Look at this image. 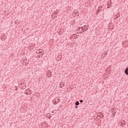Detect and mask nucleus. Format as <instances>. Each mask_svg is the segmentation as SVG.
<instances>
[{"mask_svg": "<svg viewBox=\"0 0 128 128\" xmlns=\"http://www.w3.org/2000/svg\"><path fill=\"white\" fill-rule=\"evenodd\" d=\"M84 27H82L81 28V30H80V28H78L77 30L80 32V34H82V32H86V30L84 29Z\"/></svg>", "mask_w": 128, "mask_h": 128, "instance_id": "f257e3e1", "label": "nucleus"}, {"mask_svg": "<svg viewBox=\"0 0 128 128\" xmlns=\"http://www.w3.org/2000/svg\"><path fill=\"white\" fill-rule=\"evenodd\" d=\"M124 73L126 74V76H128V67H127L124 70Z\"/></svg>", "mask_w": 128, "mask_h": 128, "instance_id": "f03ea898", "label": "nucleus"}, {"mask_svg": "<svg viewBox=\"0 0 128 128\" xmlns=\"http://www.w3.org/2000/svg\"><path fill=\"white\" fill-rule=\"evenodd\" d=\"M59 86L60 88H62V86H64V84L63 82H60Z\"/></svg>", "mask_w": 128, "mask_h": 128, "instance_id": "7ed1b4c3", "label": "nucleus"}, {"mask_svg": "<svg viewBox=\"0 0 128 128\" xmlns=\"http://www.w3.org/2000/svg\"><path fill=\"white\" fill-rule=\"evenodd\" d=\"M75 106H80V102L78 101H76L75 103Z\"/></svg>", "mask_w": 128, "mask_h": 128, "instance_id": "20e7f679", "label": "nucleus"}, {"mask_svg": "<svg viewBox=\"0 0 128 128\" xmlns=\"http://www.w3.org/2000/svg\"><path fill=\"white\" fill-rule=\"evenodd\" d=\"M108 4H109L110 5V4H112V0H109L108 2Z\"/></svg>", "mask_w": 128, "mask_h": 128, "instance_id": "39448f33", "label": "nucleus"}, {"mask_svg": "<svg viewBox=\"0 0 128 128\" xmlns=\"http://www.w3.org/2000/svg\"><path fill=\"white\" fill-rule=\"evenodd\" d=\"M21 86H24L25 88H26V84H24V83H22L21 84Z\"/></svg>", "mask_w": 128, "mask_h": 128, "instance_id": "423d86ee", "label": "nucleus"}, {"mask_svg": "<svg viewBox=\"0 0 128 128\" xmlns=\"http://www.w3.org/2000/svg\"><path fill=\"white\" fill-rule=\"evenodd\" d=\"M98 12H100V10H98L97 12H96V14H98Z\"/></svg>", "mask_w": 128, "mask_h": 128, "instance_id": "0eeeda50", "label": "nucleus"}, {"mask_svg": "<svg viewBox=\"0 0 128 128\" xmlns=\"http://www.w3.org/2000/svg\"><path fill=\"white\" fill-rule=\"evenodd\" d=\"M80 102H84V100H80Z\"/></svg>", "mask_w": 128, "mask_h": 128, "instance_id": "6e6552de", "label": "nucleus"}, {"mask_svg": "<svg viewBox=\"0 0 128 128\" xmlns=\"http://www.w3.org/2000/svg\"><path fill=\"white\" fill-rule=\"evenodd\" d=\"M98 118H102V116H98Z\"/></svg>", "mask_w": 128, "mask_h": 128, "instance_id": "1a4fd4ad", "label": "nucleus"}, {"mask_svg": "<svg viewBox=\"0 0 128 128\" xmlns=\"http://www.w3.org/2000/svg\"><path fill=\"white\" fill-rule=\"evenodd\" d=\"M104 54H108V52H105Z\"/></svg>", "mask_w": 128, "mask_h": 128, "instance_id": "9d476101", "label": "nucleus"}, {"mask_svg": "<svg viewBox=\"0 0 128 128\" xmlns=\"http://www.w3.org/2000/svg\"><path fill=\"white\" fill-rule=\"evenodd\" d=\"M38 51H39V52H42V50H41L40 49V50H38Z\"/></svg>", "mask_w": 128, "mask_h": 128, "instance_id": "9b49d317", "label": "nucleus"}, {"mask_svg": "<svg viewBox=\"0 0 128 128\" xmlns=\"http://www.w3.org/2000/svg\"><path fill=\"white\" fill-rule=\"evenodd\" d=\"M15 90H18V88H16V86Z\"/></svg>", "mask_w": 128, "mask_h": 128, "instance_id": "f8f14e48", "label": "nucleus"}, {"mask_svg": "<svg viewBox=\"0 0 128 128\" xmlns=\"http://www.w3.org/2000/svg\"><path fill=\"white\" fill-rule=\"evenodd\" d=\"M75 108H78V106H75Z\"/></svg>", "mask_w": 128, "mask_h": 128, "instance_id": "ddd939ff", "label": "nucleus"}, {"mask_svg": "<svg viewBox=\"0 0 128 128\" xmlns=\"http://www.w3.org/2000/svg\"><path fill=\"white\" fill-rule=\"evenodd\" d=\"M101 116V118H104V116Z\"/></svg>", "mask_w": 128, "mask_h": 128, "instance_id": "4468645a", "label": "nucleus"}, {"mask_svg": "<svg viewBox=\"0 0 128 128\" xmlns=\"http://www.w3.org/2000/svg\"><path fill=\"white\" fill-rule=\"evenodd\" d=\"M100 114H102V112H101Z\"/></svg>", "mask_w": 128, "mask_h": 128, "instance_id": "2eb2a0df", "label": "nucleus"}, {"mask_svg": "<svg viewBox=\"0 0 128 128\" xmlns=\"http://www.w3.org/2000/svg\"><path fill=\"white\" fill-rule=\"evenodd\" d=\"M77 34H78V32Z\"/></svg>", "mask_w": 128, "mask_h": 128, "instance_id": "dca6fc26", "label": "nucleus"}]
</instances>
